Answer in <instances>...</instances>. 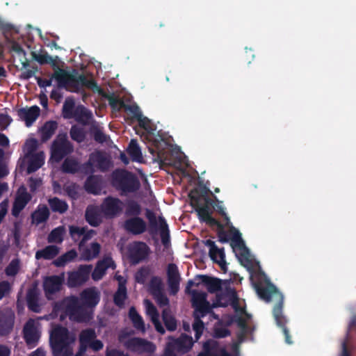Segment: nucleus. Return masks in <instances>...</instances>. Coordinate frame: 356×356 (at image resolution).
<instances>
[{
    "instance_id": "nucleus-1",
    "label": "nucleus",
    "mask_w": 356,
    "mask_h": 356,
    "mask_svg": "<svg viewBox=\"0 0 356 356\" xmlns=\"http://www.w3.org/2000/svg\"><path fill=\"white\" fill-rule=\"evenodd\" d=\"M255 289L259 297L266 302H269L273 300H277V303L273 310V316L277 326L282 330L285 342L288 344H292L293 341L289 331L286 327L287 320L282 314L284 305V296L282 293L270 282H268L266 286H263L261 284H256Z\"/></svg>"
},
{
    "instance_id": "nucleus-2",
    "label": "nucleus",
    "mask_w": 356,
    "mask_h": 356,
    "mask_svg": "<svg viewBox=\"0 0 356 356\" xmlns=\"http://www.w3.org/2000/svg\"><path fill=\"white\" fill-rule=\"evenodd\" d=\"M54 76L57 81L58 88H65L70 92H77L82 86L90 89L98 88L95 80L88 79L84 74H79L76 70L70 73L65 70H60L54 74Z\"/></svg>"
},
{
    "instance_id": "nucleus-3",
    "label": "nucleus",
    "mask_w": 356,
    "mask_h": 356,
    "mask_svg": "<svg viewBox=\"0 0 356 356\" xmlns=\"http://www.w3.org/2000/svg\"><path fill=\"white\" fill-rule=\"evenodd\" d=\"M49 343L54 356H72L70 332L67 327L58 325L54 327L49 337Z\"/></svg>"
},
{
    "instance_id": "nucleus-4",
    "label": "nucleus",
    "mask_w": 356,
    "mask_h": 356,
    "mask_svg": "<svg viewBox=\"0 0 356 356\" xmlns=\"http://www.w3.org/2000/svg\"><path fill=\"white\" fill-rule=\"evenodd\" d=\"M112 184L122 193H134L140 186L138 177L125 169H117L112 173Z\"/></svg>"
},
{
    "instance_id": "nucleus-5",
    "label": "nucleus",
    "mask_w": 356,
    "mask_h": 356,
    "mask_svg": "<svg viewBox=\"0 0 356 356\" xmlns=\"http://www.w3.org/2000/svg\"><path fill=\"white\" fill-rule=\"evenodd\" d=\"M213 200V204L211 205L213 209L220 214L222 217H223L224 221L225 222V225L230 227V234H232L231 240L234 245L238 246L241 252V256L245 259H248V256L249 254V250L246 248L242 238L241 234L239 232L238 229H236L231 223L230 219L227 214L225 211V208L222 205V202L220 201L218 197L211 193Z\"/></svg>"
},
{
    "instance_id": "nucleus-6",
    "label": "nucleus",
    "mask_w": 356,
    "mask_h": 356,
    "mask_svg": "<svg viewBox=\"0 0 356 356\" xmlns=\"http://www.w3.org/2000/svg\"><path fill=\"white\" fill-rule=\"evenodd\" d=\"M74 151L73 145L68 140L66 134H59L51 147V159L58 163Z\"/></svg>"
},
{
    "instance_id": "nucleus-7",
    "label": "nucleus",
    "mask_w": 356,
    "mask_h": 356,
    "mask_svg": "<svg viewBox=\"0 0 356 356\" xmlns=\"http://www.w3.org/2000/svg\"><path fill=\"white\" fill-rule=\"evenodd\" d=\"M88 309L85 305H82L79 298L72 296L67 300L65 310L71 319L77 322H83L89 320L90 318Z\"/></svg>"
},
{
    "instance_id": "nucleus-8",
    "label": "nucleus",
    "mask_w": 356,
    "mask_h": 356,
    "mask_svg": "<svg viewBox=\"0 0 356 356\" xmlns=\"http://www.w3.org/2000/svg\"><path fill=\"white\" fill-rule=\"evenodd\" d=\"M216 304L218 306L223 307L230 305L236 312L245 313V309L238 305L236 291L231 287H226L224 291H221L216 295Z\"/></svg>"
},
{
    "instance_id": "nucleus-9",
    "label": "nucleus",
    "mask_w": 356,
    "mask_h": 356,
    "mask_svg": "<svg viewBox=\"0 0 356 356\" xmlns=\"http://www.w3.org/2000/svg\"><path fill=\"white\" fill-rule=\"evenodd\" d=\"M124 203L118 197L108 196L100 205V211L106 218H114L123 211Z\"/></svg>"
},
{
    "instance_id": "nucleus-10",
    "label": "nucleus",
    "mask_w": 356,
    "mask_h": 356,
    "mask_svg": "<svg viewBox=\"0 0 356 356\" xmlns=\"http://www.w3.org/2000/svg\"><path fill=\"white\" fill-rule=\"evenodd\" d=\"M92 265H80L76 270L69 272L67 286L77 287L85 284L89 279L92 270Z\"/></svg>"
},
{
    "instance_id": "nucleus-11",
    "label": "nucleus",
    "mask_w": 356,
    "mask_h": 356,
    "mask_svg": "<svg viewBox=\"0 0 356 356\" xmlns=\"http://www.w3.org/2000/svg\"><path fill=\"white\" fill-rule=\"evenodd\" d=\"M129 257L133 264H138L149 254V248L143 241H134L127 248Z\"/></svg>"
},
{
    "instance_id": "nucleus-12",
    "label": "nucleus",
    "mask_w": 356,
    "mask_h": 356,
    "mask_svg": "<svg viewBox=\"0 0 356 356\" xmlns=\"http://www.w3.org/2000/svg\"><path fill=\"white\" fill-rule=\"evenodd\" d=\"M192 307L195 309L194 314L207 315L211 311L209 302L207 300V294L203 291H191Z\"/></svg>"
},
{
    "instance_id": "nucleus-13",
    "label": "nucleus",
    "mask_w": 356,
    "mask_h": 356,
    "mask_svg": "<svg viewBox=\"0 0 356 356\" xmlns=\"http://www.w3.org/2000/svg\"><path fill=\"white\" fill-rule=\"evenodd\" d=\"M63 282V275H51L44 278L43 289L48 300H51L52 296L60 291Z\"/></svg>"
},
{
    "instance_id": "nucleus-14",
    "label": "nucleus",
    "mask_w": 356,
    "mask_h": 356,
    "mask_svg": "<svg viewBox=\"0 0 356 356\" xmlns=\"http://www.w3.org/2000/svg\"><path fill=\"white\" fill-rule=\"evenodd\" d=\"M15 318V315L12 309H0V337L7 336L12 332Z\"/></svg>"
},
{
    "instance_id": "nucleus-15",
    "label": "nucleus",
    "mask_w": 356,
    "mask_h": 356,
    "mask_svg": "<svg viewBox=\"0 0 356 356\" xmlns=\"http://www.w3.org/2000/svg\"><path fill=\"white\" fill-rule=\"evenodd\" d=\"M79 300L88 309L95 308L100 300V292L95 287L83 289L79 294Z\"/></svg>"
},
{
    "instance_id": "nucleus-16",
    "label": "nucleus",
    "mask_w": 356,
    "mask_h": 356,
    "mask_svg": "<svg viewBox=\"0 0 356 356\" xmlns=\"http://www.w3.org/2000/svg\"><path fill=\"white\" fill-rule=\"evenodd\" d=\"M31 198V195L26 191V188L24 186L19 187L13 204L12 215L15 217H18L20 212L26 207Z\"/></svg>"
},
{
    "instance_id": "nucleus-17",
    "label": "nucleus",
    "mask_w": 356,
    "mask_h": 356,
    "mask_svg": "<svg viewBox=\"0 0 356 356\" xmlns=\"http://www.w3.org/2000/svg\"><path fill=\"white\" fill-rule=\"evenodd\" d=\"M122 227L129 234L140 235L147 230V224L140 217H131L124 221Z\"/></svg>"
},
{
    "instance_id": "nucleus-18",
    "label": "nucleus",
    "mask_w": 356,
    "mask_h": 356,
    "mask_svg": "<svg viewBox=\"0 0 356 356\" xmlns=\"http://www.w3.org/2000/svg\"><path fill=\"white\" fill-rule=\"evenodd\" d=\"M127 348L139 353H153L155 350L154 344L146 339L134 337L126 342Z\"/></svg>"
},
{
    "instance_id": "nucleus-19",
    "label": "nucleus",
    "mask_w": 356,
    "mask_h": 356,
    "mask_svg": "<svg viewBox=\"0 0 356 356\" xmlns=\"http://www.w3.org/2000/svg\"><path fill=\"white\" fill-rule=\"evenodd\" d=\"M23 333L24 339L29 346L34 347L37 345L40 335L34 320L29 319L26 323L23 328Z\"/></svg>"
},
{
    "instance_id": "nucleus-20",
    "label": "nucleus",
    "mask_w": 356,
    "mask_h": 356,
    "mask_svg": "<svg viewBox=\"0 0 356 356\" xmlns=\"http://www.w3.org/2000/svg\"><path fill=\"white\" fill-rule=\"evenodd\" d=\"M154 147L149 148L150 153L156 156L159 162L164 163L168 158V150L170 146L168 142L164 139L154 140L153 142Z\"/></svg>"
},
{
    "instance_id": "nucleus-21",
    "label": "nucleus",
    "mask_w": 356,
    "mask_h": 356,
    "mask_svg": "<svg viewBox=\"0 0 356 356\" xmlns=\"http://www.w3.org/2000/svg\"><path fill=\"white\" fill-rule=\"evenodd\" d=\"M89 156L94 167L102 172L108 171L111 166V159L102 151L92 152Z\"/></svg>"
},
{
    "instance_id": "nucleus-22",
    "label": "nucleus",
    "mask_w": 356,
    "mask_h": 356,
    "mask_svg": "<svg viewBox=\"0 0 356 356\" xmlns=\"http://www.w3.org/2000/svg\"><path fill=\"white\" fill-rule=\"evenodd\" d=\"M169 346L178 353L184 354L192 348L193 341L191 337L186 334H181L179 338L174 339L172 343H169Z\"/></svg>"
},
{
    "instance_id": "nucleus-23",
    "label": "nucleus",
    "mask_w": 356,
    "mask_h": 356,
    "mask_svg": "<svg viewBox=\"0 0 356 356\" xmlns=\"http://www.w3.org/2000/svg\"><path fill=\"white\" fill-rule=\"evenodd\" d=\"M40 113L38 106H32L29 108H21L17 110V115L25 122L26 127H30L37 120Z\"/></svg>"
},
{
    "instance_id": "nucleus-24",
    "label": "nucleus",
    "mask_w": 356,
    "mask_h": 356,
    "mask_svg": "<svg viewBox=\"0 0 356 356\" xmlns=\"http://www.w3.org/2000/svg\"><path fill=\"white\" fill-rule=\"evenodd\" d=\"M208 193L211 195L212 192L206 186L195 188L189 193V198L193 207L201 204L202 202H206V199L209 198Z\"/></svg>"
},
{
    "instance_id": "nucleus-25",
    "label": "nucleus",
    "mask_w": 356,
    "mask_h": 356,
    "mask_svg": "<svg viewBox=\"0 0 356 356\" xmlns=\"http://www.w3.org/2000/svg\"><path fill=\"white\" fill-rule=\"evenodd\" d=\"M97 338V334L94 329L86 328L81 331L79 335V350L81 352L86 353L90 343Z\"/></svg>"
},
{
    "instance_id": "nucleus-26",
    "label": "nucleus",
    "mask_w": 356,
    "mask_h": 356,
    "mask_svg": "<svg viewBox=\"0 0 356 356\" xmlns=\"http://www.w3.org/2000/svg\"><path fill=\"white\" fill-rule=\"evenodd\" d=\"M197 279L200 280L207 289L208 291L213 293L221 291L222 289V280L217 277H212L206 275H200L196 277Z\"/></svg>"
},
{
    "instance_id": "nucleus-27",
    "label": "nucleus",
    "mask_w": 356,
    "mask_h": 356,
    "mask_svg": "<svg viewBox=\"0 0 356 356\" xmlns=\"http://www.w3.org/2000/svg\"><path fill=\"white\" fill-rule=\"evenodd\" d=\"M72 118H74L77 122L86 126L88 125L92 119V113L84 106L79 105L75 108V113Z\"/></svg>"
},
{
    "instance_id": "nucleus-28",
    "label": "nucleus",
    "mask_w": 356,
    "mask_h": 356,
    "mask_svg": "<svg viewBox=\"0 0 356 356\" xmlns=\"http://www.w3.org/2000/svg\"><path fill=\"white\" fill-rule=\"evenodd\" d=\"M84 187L88 193L99 194L101 191V177L98 175H89L85 181Z\"/></svg>"
},
{
    "instance_id": "nucleus-29",
    "label": "nucleus",
    "mask_w": 356,
    "mask_h": 356,
    "mask_svg": "<svg viewBox=\"0 0 356 356\" xmlns=\"http://www.w3.org/2000/svg\"><path fill=\"white\" fill-rule=\"evenodd\" d=\"M39 293L35 289H31L28 291L26 295L27 307L29 310L39 313L41 311V307L39 305Z\"/></svg>"
},
{
    "instance_id": "nucleus-30",
    "label": "nucleus",
    "mask_w": 356,
    "mask_h": 356,
    "mask_svg": "<svg viewBox=\"0 0 356 356\" xmlns=\"http://www.w3.org/2000/svg\"><path fill=\"white\" fill-rule=\"evenodd\" d=\"M99 92L104 98L108 100V104L113 111H120L122 108H124V107H126V104L124 101L115 94L104 92L101 89H99Z\"/></svg>"
},
{
    "instance_id": "nucleus-31",
    "label": "nucleus",
    "mask_w": 356,
    "mask_h": 356,
    "mask_svg": "<svg viewBox=\"0 0 356 356\" xmlns=\"http://www.w3.org/2000/svg\"><path fill=\"white\" fill-rule=\"evenodd\" d=\"M58 253L59 248L56 245H50L42 250H38L35 253V259L50 260L56 257Z\"/></svg>"
},
{
    "instance_id": "nucleus-32",
    "label": "nucleus",
    "mask_w": 356,
    "mask_h": 356,
    "mask_svg": "<svg viewBox=\"0 0 356 356\" xmlns=\"http://www.w3.org/2000/svg\"><path fill=\"white\" fill-rule=\"evenodd\" d=\"M58 128V123L56 121L50 120L46 122L40 129L41 140L46 142L49 140L55 134Z\"/></svg>"
},
{
    "instance_id": "nucleus-33",
    "label": "nucleus",
    "mask_w": 356,
    "mask_h": 356,
    "mask_svg": "<svg viewBox=\"0 0 356 356\" xmlns=\"http://www.w3.org/2000/svg\"><path fill=\"white\" fill-rule=\"evenodd\" d=\"M213 204L211 198H207L204 205L199 204L193 207L197 213L198 218L201 222H204L212 214L210 205Z\"/></svg>"
},
{
    "instance_id": "nucleus-34",
    "label": "nucleus",
    "mask_w": 356,
    "mask_h": 356,
    "mask_svg": "<svg viewBox=\"0 0 356 356\" xmlns=\"http://www.w3.org/2000/svg\"><path fill=\"white\" fill-rule=\"evenodd\" d=\"M44 163L42 152L32 154L27 166V173L31 174L40 168Z\"/></svg>"
},
{
    "instance_id": "nucleus-35",
    "label": "nucleus",
    "mask_w": 356,
    "mask_h": 356,
    "mask_svg": "<svg viewBox=\"0 0 356 356\" xmlns=\"http://www.w3.org/2000/svg\"><path fill=\"white\" fill-rule=\"evenodd\" d=\"M48 204L53 212L60 214L65 213L69 208L67 203L65 200H60L57 197L49 198Z\"/></svg>"
},
{
    "instance_id": "nucleus-36",
    "label": "nucleus",
    "mask_w": 356,
    "mask_h": 356,
    "mask_svg": "<svg viewBox=\"0 0 356 356\" xmlns=\"http://www.w3.org/2000/svg\"><path fill=\"white\" fill-rule=\"evenodd\" d=\"M85 217L86 221L92 227H97L102 222L98 209L95 207H87Z\"/></svg>"
},
{
    "instance_id": "nucleus-37",
    "label": "nucleus",
    "mask_w": 356,
    "mask_h": 356,
    "mask_svg": "<svg viewBox=\"0 0 356 356\" xmlns=\"http://www.w3.org/2000/svg\"><path fill=\"white\" fill-rule=\"evenodd\" d=\"M145 216L149 222L148 232L150 235H155L159 229V220L157 218L154 212L149 209H146Z\"/></svg>"
},
{
    "instance_id": "nucleus-38",
    "label": "nucleus",
    "mask_w": 356,
    "mask_h": 356,
    "mask_svg": "<svg viewBox=\"0 0 356 356\" xmlns=\"http://www.w3.org/2000/svg\"><path fill=\"white\" fill-rule=\"evenodd\" d=\"M33 59L37 61L40 65L49 64L54 70H56L57 63L56 60L48 54L47 51L42 54H37L34 51L31 52Z\"/></svg>"
},
{
    "instance_id": "nucleus-39",
    "label": "nucleus",
    "mask_w": 356,
    "mask_h": 356,
    "mask_svg": "<svg viewBox=\"0 0 356 356\" xmlns=\"http://www.w3.org/2000/svg\"><path fill=\"white\" fill-rule=\"evenodd\" d=\"M129 317L133 323V326L136 330L142 332L145 331L144 321L134 307H130L129 311Z\"/></svg>"
},
{
    "instance_id": "nucleus-40",
    "label": "nucleus",
    "mask_w": 356,
    "mask_h": 356,
    "mask_svg": "<svg viewBox=\"0 0 356 356\" xmlns=\"http://www.w3.org/2000/svg\"><path fill=\"white\" fill-rule=\"evenodd\" d=\"M125 216L127 217H139L142 211L140 204L134 200H129L125 204Z\"/></svg>"
},
{
    "instance_id": "nucleus-41",
    "label": "nucleus",
    "mask_w": 356,
    "mask_h": 356,
    "mask_svg": "<svg viewBox=\"0 0 356 356\" xmlns=\"http://www.w3.org/2000/svg\"><path fill=\"white\" fill-rule=\"evenodd\" d=\"M101 250V245L97 242L91 243L90 248H87L83 250L81 257L84 261H90L98 257Z\"/></svg>"
},
{
    "instance_id": "nucleus-42",
    "label": "nucleus",
    "mask_w": 356,
    "mask_h": 356,
    "mask_svg": "<svg viewBox=\"0 0 356 356\" xmlns=\"http://www.w3.org/2000/svg\"><path fill=\"white\" fill-rule=\"evenodd\" d=\"M127 152L132 161L136 162H140L142 161L143 155L141 149L136 139L131 140L127 148Z\"/></svg>"
},
{
    "instance_id": "nucleus-43",
    "label": "nucleus",
    "mask_w": 356,
    "mask_h": 356,
    "mask_svg": "<svg viewBox=\"0 0 356 356\" xmlns=\"http://www.w3.org/2000/svg\"><path fill=\"white\" fill-rule=\"evenodd\" d=\"M127 298V290L124 283L118 284L117 291L113 296V302L115 305L122 307L124 305V301Z\"/></svg>"
},
{
    "instance_id": "nucleus-44",
    "label": "nucleus",
    "mask_w": 356,
    "mask_h": 356,
    "mask_svg": "<svg viewBox=\"0 0 356 356\" xmlns=\"http://www.w3.org/2000/svg\"><path fill=\"white\" fill-rule=\"evenodd\" d=\"M75 102L72 97L65 99L62 108V115L65 119H71L75 113Z\"/></svg>"
},
{
    "instance_id": "nucleus-45",
    "label": "nucleus",
    "mask_w": 356,
    "mask_h": 356,
    "mask_svg": "<svg viewBox=\"0 0 356 356\" xmlns=\"http://www.w3.org/2000/svg\"><path fill=\"white\" fill-rule=\"evenodd\" d=\"M77 257V252L75 250L72 249L61 256L58 257L56 259L53 261V264L56 267H63L66 265L68 262L72 261Z\"/></svg>"
},
{
    "instance_id": "nucleus-46",
    "label": "nucleus",
    "mask_w": 356,
    "mask_h": 356,
    "mask_svg": "<svg viewBox=\"0 0 356 356\" xmlns=\"http://www.w3.org/2000/svg\"><path fill=\"white\" fill-rule=\"evenodd\" d=\"M162 319L168 331H175L177 327V320L171 314L168 309H164L162 312Z\"/></svg>"
},
{
    "instance_id": "nucleus-47",
    "label": "nucleus",
    "mask_w": 356,
    "mask_h": 356,
    "mask_svg": "<svg viewBox=\"0 0 356 356\" xmlns=\"http://www.w3.org/2000/svg\"><path fill=\"white\" fill-rule=\"evenodd\" d=\"M159 220L161 242L164 246H166L170 243V231L168 225L163 217L159 216Z\"/></svg>"
},
{
    "instance_id": "nucleus-48",
    "label": "nucleus",
    "mask_w": 356,
    "mask_h": 356,
    "mask_svg": "<svg viewBox=\"0 0 356 356\" xmlns=\"http://www.w3.org/2000/svg\"><path fill=\"white\" fill-rule=\"evenodd\" d=\"M79 162L73 158H66L62 164V170L65 173L76 174L79 172Z\"/></svg>"
},
{
    "instance_id": "nucleus-49",
    "label": "nucleus",
    "mask_w": 356,
    "mask_h": 356,
    "mask_svg": "<svg viewBox=\"0 0 356 356\" xmlns=\"http://www.w3.org/2000/svg\"><path fill=\"white\" fill-rule=\"evenodd\" d=\"M206 315L202 314H193L194 322L193 323V329L195 331V338L198 340L202 335L204 325L201 318L204 317Z\"/></svg>"
},
{
    "instance_id": "nucleus-50",
    "label": "nucleus",
    "mask_w": 356,
    "mask_h": 356,
    "mask_svg": "<svg viewBox=\"0 0 356 356\" xmlns=\"http://www.w3.org/2000/svg\"><path fill=\"white\" fill-rule=\"evenodd\" d=\"M11 51L15 52L18 56H22L20 62L22 65L21 70L26 69L29 66V61L26 58V53L22 47L17 42H14L11 45Z\"/></svg>"
},
{
    "instance_id": "nucleus-51",
    "label": "nucleus",
    "mask_w": 356,
    "mask_h": 356,
    "mask_svg": "<svg viewBox=\"0 0 356 356\" xmlns=\"http://www.w3.org/2000/svg\"><path fill=\"white\" fill-rule=\"evenodd\" d=\"M49 211L47 206H43L41 209L35 211L33 215V220L38 225L46 222L49 218Z\"/></svg>"
},
{
    "instance_id": "nucleus-52",
    "label": "nucleus",
    "mask_w": 356,
    "mask_h": 356,
    "mask_svg": "<svg viewBox=\"0 0 356 356\" xmlns=\"http://www.w3.org/2000/svg\"><path fill=\"white\" fill-rule=\"evenodd\" d=\"M71 138L79 143L83 142L86 139V132L82 127L77 125H72L70 130Z\"/></svg>"
},
{
    "instance_id": "nucleus-53",
    "label": "nucleus",
    "mask_w": 356,
    "mask_h": 356,
    "mask_svg": "<svg viewBox=\"0 0 356 356\" xmlns=\"http://www.w3.org/2000/svg\"><path fill=\"white\" fill-rule=\"evenodd\" d=\"M218 346L217 341L212 339L207 340L203 343V352L199 353L197 356H213L215 355L213 351L217 349Z\"/></svg>"
},
{
    "instance_id": "nucleus-54",
    "label": "nucleus",
    "mask_w": 356,
    "mask_h": 356,
    "mask_svg": "<svg viewBox=\"0 0 356 356\" xmlns=\"http://www.w3.org/2000/svg\"><path fill=\"white\" fill-rule=\"evenodd\" d=\"M232 321L236 323L238 327L242 330V332L237 335L238 340L242 341L245 337V333L247 330V322L244 318L239 315L234 316Z\"/></svg>"
},
{
    "instance_id": "nucleus-55",
    "label": "nucleus",
    "mask_w": 356,
    "mask_h": 356,
    "mask_svg": "<svg viewBox=\"0 0 356 356\" xmlns=\"http://www.w3.org/2000/svg\"><path fill=\"white\" fill-rule=\"evenodd\" d=\"M64 229L63 227H58L54 229L48 236L49 243H61L63 241V235Z\"/></svg>"
},
{
    "instance_id": "nucleus-56",
    "label": "nucleus",
    "mask_w": 356,
    "mask_h": 356,
    "mask_svg": "<svg viewBox=\"0 0 356 356\" xmlns=\"http://www.w3.org/2000/svg\"><path fill=\"white\" fill-rule=\"evenodd\" d=\"M149 289L152 295L161 293L162 291V281L159 277H152L149 282Z\"/></svg>"
},
{
    "instance_id": "nucleus-57",
    "label": "nucleus",
    "mask_w": 356,
    "mask_h": 356,
    "mask_svg": "<svg viewBox=\"0 0 356 356\" xmlns=\"http://www.w3.org/2000/svg\"><path fill=\"white\" fill-rule=\"evenodd\" d=\"M205 245L209 248V254L211 260H216V256L220 254L221 251H224L223 248H218L216 245L215 242L211 239L206 240L204 241Z\"/></svg>"
},
{
    "instance_id": "nucleus-58",
    "label": "nucleus",
    "mask_w": 356,
    "mask_h": 356,
    "mask_svg": "<svg viewBox=\"0 0 356 356\" xmlns=\"http://www.w3.org/2000/svg\"><path fill=\"white\" fill-rule=\"evenodd\" d=\"M85 232V227H79L75 225L69 227V232L71 238L74 242L81 239L83 234Z\"/></svg>"
},
{
    "instance_id": "nucleus-59",
    "label": "nucleus",
    "mask_w": 356,
    "mask_h": 356,
    "mask_svg": "<svg viewBox=\"0 0 356 356\" xmlns=\"http://www.w3.org/2000/svg\"><path fill=\"white\" fill-rule=\"evenodd\" d=\"M95 172V167L90 161V159L89 158L88 160L83 163H79V172L78 173H81L85 175H92L93 173Z\"/></svg>"
},
{
    "instance_id": "nucleus-60",
    "label": "nucleus",
    "mask_w": 356,
    "mask_h": 356,
    "mask_svg": "<svg viewBox=\"0 0 356 356\" xmlns=\"http://www.w3.org/2000/svg\"><path fill=\"white\" fill-rule=\"evenodd\" d=\"M145 305L146 306V313L150 317L151 321H155L159 318V314L156 307L149 300H145Z\"/></svg>"
},
{
    "instance_id": "nucleus-61",
    "label": "nucleus",
    "mask_w": 356,
    "mask_h": 356,
    "mask_svg": "<svg viewBox=\"0 0 356 356\" xmlns=\"http://www.w3.org/2000/svg\"><path fill=\"white\" fill-rule=\"evenodd\" d=\"M180 277H168V284L171 295H176L179 290Z\"/></svg>"
},
{
    "instance_id": "nucleus-62",
    "label": "nucleus",
    "mask_w": 356,
    "mask_h": 356,
    "mask_svg": "<svg viewBox=\"0 0 356 356\" xmlns=\"http://www.w3.org/2000/svg\"><path fill=\"white\" fill-rule=\"evenodd\" d=\"M106 272V266L103 267L102 264L97 262L93 272L92 273V278L94 281H99L102 279Z\"/></svg>"
},
{
    "instance_id": "nucleus-63",
    "label": "nucleus",
    "mask_w": 356,
    "mask_h": 356,
    "mask_svg": "<svg viewBox=\"0 0 356 356\" xmlns=\"http://www.w3.org/2000/svg\"><path fill=\"white\" fill-rule=\"evenodd\" d=\"M19 269V261L13 259L5 269V273L8 276H15L18 273Z\"/></svg>"
},
{
    "instance_id": "nucleus-64",
    "label": "nucleus",
    "mask_w": 356,
    "mask_h": 356,
    "mask_svg": "<svg viewBox=\"0 0 356 356\" xmlns=\"http://www.w3.org/2000/svg\"><path fill=\"white\" fill-rule=\"evenodd\" d=\"M149 275V270L145 268H141L136 274V281L139 284H145L147 277Z\"/></svg>"
}]
</instances>
